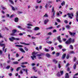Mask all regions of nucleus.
I'll return each mask as SVG.
<instances>
[{"label":"nucleus","mask_w":78,"mask_h":78,"mask_svg":"<svg viewBox=\"0 0 78 78\" xmlns=\"http://www.w3.org/2000/svg\"><path fill=\"white\" fill-rule=\"evenodd\" d=\"M39 28L38 27H35L34 29V30L35 31H37V30H39Z\"/></svg>","instance_id":"21"},{"label":"nucleus","mask_w":78,"mask_h":78,"mask_svg":"<svg viewBox=\"0 0 78 78\" xmlns=\"http://www.w3.org/2000/svg\"><path fill=\"white\" fill-rule=\"evenodd\" d=\"M27 25L28 26H33V25L30 23L27 24Z\"/></svg>","instance_id":"57"},{"label":"nucleus","mask_w":78,"mask_h":78,"mask_svg":"<svg viewBox=\"0 0 78 78\" xmlns=\"http://www.w3.org/2000/svg\"><path fill=\"white\" fill-rule=\"evenodd\" d=\"M44 55V53H40V54H38L37 55V56H38V59H41L42 58L41 56H43Z\"/></svg>","instance_id":"4"},{"label":"nucleus","mask_w":78,"mask_h":78,"mask_svg":"<svg viewBox=\"0 0 78 78\" xmlns=\"http://www.w3.org/2000/svg\"><path fill=\"white\" fill-rule=\"evenodd\" d=\"M65 4H66V2H65V1H63L61 3V5L62 6H64V5H65Z\"/></svg>","instance_id":"22"},{"label":"nucleus","mask_w":78,"mask_h":78,"mask_svg":"<svg viewBox=\"0 0 78 78\" xmlns=\"http://www.w3.org/2000/svg\"><path fill=\"white\" fill-rule=\"evenodd\" d=\"M2 55V51L0 50V55Z\"/></svg>","instance_id":"62"},{"label":"nucleus","mask_w":78,"mask_h":78,"mask_svg":"<svg viewBox=\"0 0 78 78\" xmlns=\"http://www.w3.org/2000/svg\"><path fill=\"white\" fill-rule=\"evenodd\" d=\"M20 74H23V71H22L21 70L20 72Z\"/></svg>","instance_id":"61"},{"label":"nucleus","mask_w":78,"mask_h":78,"mask_svg":"<svg viewBox=\"0 0 78 78\" xmlns=\"http://www.w3.org/2000/svg\"><path fill=\"white\" fill-rule=\"evenodd\" d=\"M44 51H46L47 52H48V51H50V49L45 48L44 49Z\"/></svg>","instance_id":"28"},{"label":"nucleus","mask_w":78,"mask_h":78,"mask_svg":"<svg viewBox=\"0 0 78 78\" xmlns=\"http://www.w3.org/2000/svg\"><path fill=\"white\" fill-rule=\"evenodd\" d=\"M42 48V46H40L39 47V49L40 50H41Z\"/></svg>","instance_id":"55"},{"label":"nucleus","mask_w":78,"mask_h":78,"mask_svg":"<svg viewBox=\"0 0 78 78\" xmlns=\"http://www.w3.org/2000/svg\"><path fill=\"white\" fill-rule=\"evenodd\" d=\"M39 0H37V3H41V1L40 0V1H39Z\"/></svg>","instance_id":"46"},{"label":"nucleus","mask_w":78,"mask_h":78,"mask_svg":"<svg viewBox=\"0 0 78 78\" xmlns=\"http://www.w3.org/2000/svg\"><path fill=\"white\" fill-rule=\"evenodd\" d=\"M20 44H22L23 45H30V44H27L24 42H20Z\"/></svg>","instance_id":"11"},{"label":"nucleus","mask_w":78,"mask_h":78,"mask_svg":"<svg viewBox=\"0 0 78 78\" xmlns=\"http://www.w3.org/2000/svg\"><path fill=\"white\" fill-rule=\"evenodd\" d=\"M23 71H25L26 73V75H28V69H23Z\"/></svg>","instance_id":"16"},{"label":"nucleus","mask_w":78,"mask_h":78,"mask_svg":"<svg viewBox=\"0 0 78 78\" xmlns=\"http://www.w3.org/2000/svg\"><path fill=\"white\" fill-rule=\"evenodd\" d=\"M67 71H70V68L69 67H68L67 68Z\"/></svg>","instance_id":"64"},{"label":"nucleus","mask_w":78,"mask_h":78,"mask_svg":"<svg viewBox=\"0 0 78 78\" xmlns=\"http://www.w3.org/2000/svg\"><path fill=\"white\" fill-rule=\"evenodd\" d=\"M52 12H53V13L52 15V16L53 17H54L55 16V9H54V7H53L52 9Z\"/></svg>","instance_id":"9"},{"label":"nucleus","mask_w":78,"mask_h":78,"mask_svg":"<svg viewBox=\"0 0 78 78\" xmlns=\"http://www.w3.org/2000/svg\"><path fill=\"white\" fill-rule=\"evenodd\" d=\"M66 54H64L62 55L61 58H62V59H64L66 58Z\"/></svg>","instance_id":"15"},{"label":"nucleus","mask_w":78,"mask_h":78,"mask_svg":"<svg viewBox=\"0 0 78 78\" xmlns=\"http://www.w3.org/2000/svg\"><path fill=\"white\" fill-rule=\"evenodd\" d=\"M2 9L3 10H4L5 9H6V8H5V7H2Z\"/></svg>","instance_id":"59"},{"label":"nucleus","mask_w":78,"mask_h":78,"mask_svg":"<svg viewBox=\"0 0 78 78\" xmlns=\"http://www.w3.org/2000/svg\"><path fill=\"white\" fill-rule=\"evenodd\" d=\"M58 47L59 48H60V49H61L62 48V46L61 45H59L58 46Z\"/></svg>","instance_id":"41"},{"label":"nucleus","mask_w":78,"mask_h":78,"mask_svg":"<svg viewBox=\"0 0 78 78\" xmlns=\"http://www.w3.org/2000/svg\"><path fill=\"white\" fill-rule=\"evenodd\" d=\"M74 42H75V40L74 39L72 40V38H69L68 39V41L65 42V44H71V43H74Z\"/></svg>","instance_id":"1"},{"label":"nucleus","mask_w":78,"mask_h":78,"mask_svg":"<svg viewBox=\"0 0 78 78\" xmlns=\"http://www.w3.org/2000/svg\"><path fill=\"white\" fill-rule=\"evenodd\" d=\"M9 2H10V3H11V4H12V5H14V3L12 0H9Z\"/></svg>","instance_id":"19"},{"label":"nucleus","mask_w":78,"mask_h":78,"mask_svg":"<svg viewBox=\"0 0 78 78\" xmlns=\"http://www.w3.org/2000/svg\"><path fill=\"white\" fill-rule=\"evenodd\" d=\"M66 28H67L68 29H70V26L69 25H67L66 26Z\"/></svg>","instance_id":"37"},{"label":"nucleus","mask_w":78,"mask_h":78,"mask_svg":"<svg viewBox=\"0 0 78 78\" xmlns=\"http://www.w3.org/2000/svg\"><path fill=\"white\" fill-rule=\"evenodd\" d=\"M65 78H69V75L68 73H66L65 76Z\"/></svg>","instance_id":"12"},{"label":"nucleus","mask_w":78,"mask_h":78,"mask_svg":"<svg viewBox=\"0 0 78 78\" xmlns=\"http://www.w3.org/2000/svg\"><path fill=\"white\" fill-rule=\"evenodd\" d=\"M57 40L60 43H62V41L61 39V36H59L57 37Z\"/></svg>","instance_id":"10"},{"label":"nucleus","mask_w":78,"mask_h":78,"mask_svg":"<svg viewBox=\"0 0 78 78\" xmlns=\"http://www.w3.org/2000/svg\"><path fill=\"white\" fill-rule=\"evenodd\" d=\"M43 17H48V15L47 14L45 13L43 16Z\"/></svg>","instance_id":"32"},{"label":"nucleus","mask_w":78,"mask_h":78,"mask_svg":"<svg viewBox=\"0 0 78 78\" xmlns=\"http://www.w3.org/2000/svg\"><path fill=\"white\" fill-rule=\"evenodd\" d=\"M56 75L57 76H61V74H60V73L59 72H58V73Z\"/></svg>","instance_id":"33"},{"label":"nucleus","mask_w":78,"mask_h":78,"mask_svg":"<svg viewBox=\"0 0 78 78\" xmlns=\"http://www.w3.org/2000/svg\"><path fill=\"white\" fill-rule=\"evenodd\" d=\"M21 64H22V65H24V64H28V62H24L21 63Z\"/></svg>","instance_id":"31"},{"label":"nucleus","mask_w":78,"mask_h":78,"mask_svg":"<svg viewBox=\"0 0 78 78\" xmlns=\"http://www.w3.org/2000/svg\"><path fill=\"white\" fill-rule=\"evenodd\" d=\"M58 68H59V69H60V68H61V65H60V64H58Z\"/></svg>","instance_id":"63"},{"label":"nucleus","mask_w":78,"mask_h":78,"mask_svg":"<svg viewBox=\"0 0 78 78\" xmlns=\"http://www.w3.org/2000/svg\"><path fill=\"white\" fill-rule=\"evenodd\" d=\"M0 46H1V47H3L2 48V51H4V53H6V51H7V48H5V47H6L5 44H2L0 42Z\"/></svg>","instance_id":"2"},{"label":"nucleus","mask_w":78,"mask_h":78,"mask_svg":"<svg viewBox=\"0 0 78 78\" xmlns=\"http://www.w3.org/2000/svg\"><path fill=\"white\" fill-rule=\"evenodd\" d=\"M51 32H49L48 34V35H51Z\"/></svg>","instance_id":"56"},{"label":"nucleus","mask_w":78,"mask_h":78,"mask_svg":"<svg viewBox=\"0 0 78 78\" xmlns=\"http://www.w3.org/2000/svg\"><path fill=\"white\" fill-rule=\"evenodd\" d=\"M70 53L71 54H75V52H74V51H70Z\"/></svg>","instance_id":"39"},{"label":"nucleus","mask_w":78,"mask_h":78,"mask_svg":"<svg viewBox=\"0 0 78 78\" xmlns=\"http://www.w3.org/2000/svg\"><path fill=\"white\" fill-rule=\"evenodd\" d=\"M24 49L25 51H28V49L27 48V47H25Z\"/></svg>","instance_id":"34"},{"label":"nucleus","mask_w":78,"mask_h":78,"mask_svg":"<svg viewBox=\"0 0 78 78\" xmlns=\"http://www.w3.org/2000/svg\"><path fill=\"white\" fill-rule=\"evenodd\" d=\"M68 32L69 33V34H70V35L71 36H75V35L76 34L75 33H72L70 31H69Z\"/></svg>","instance_id":"7"},{"label":"nucleus","mask_w":78,"mask_h":78,"mask_svg":"<svg viewBox=\"0 0 78 78\" xmlns=\"http://www.w3.org/2000/svg\"><path fill=\"white\" fill-rule=\"evenodd\" d=\"M48 21H49V20H48V19H47V20H45L44 21V24H47V22H48Z\"/></svg>","instance_id":"17"},{"label":"nucleus","mask_w":78,"mask_h":78,"mask_svg":"<svg viewBox=\"0 0 78 78\" xmlns=\"http://www.w3.org/2000/svg\"><path fill=\"white\" fill-rule=\"evenodd\" d=\"M18 28H20V30H22V27H21L20 26H18Z\"/></svg>","instance_id":"47"},{"label":"nucleus","mask_w":78,"mask_h":78,"mask_svg":"<svg viewBox=\"0 0 78 78\" xmlns=\"http://www.w3.org/2000/svg\"><path fill=\"white\" fill-rule=\"evenodd\" d=\"M14 21L15 22H18V21H19V18L17 17L15 18Z\"/></svg>","instance_id":"18"},{"label":"nucleus","mask_w":78,"mask_h":78,"mask_svg":"<svg viewBox=\"0 0 78 78\" xmlns=\"http://www.w3.org/2000/svg\"><path fill=\"white\" fill-rule=\"evenodd\" d=\"M53 62H55V64H57L58 63V61L56 60L55 59H53Z\"/></svg>","instance_id":"24"},{"label":"nucleus","mask_w":78,"mask_h":78,"mask_svg":"<svg viewBox=\"0 0 78 78\" xmlns=\"http://www.w3.org/2000/svg\"><path fill=\"white\" fill-rule=\"evenodd\" d=\"M46 55L48 58H50V56H51L50 54H49L48 53H46Z\"/></svg>","instance_id":"26"},{"label":"nucleus","mask_w":78,"mask_h":78,"mask_svg":"<svg viewBox=\"0 0 78 78\" xmlns=\"http://www.w3.org/2000/svg\"><path fill=\"white\" fill-rule=\"evenodd\" d=\"M17 32V29H13L12 30V33L11 34L12 36H16L17 34H15Z\"/></svg>","instance_id":"5"},{"label":"nucleus","mask_w":78,"mask_h":78,"mask_svg":"<svg viewBox=\"0 0 78 78\" xmlns=\"http://www.w3.org/2000/svg\"><path fill=\"white\" fill-rule=\"evenodd\" d=\"M64 22L65 23H68V21L67 20H65L64 21Z\"/></svg>","instance_id":"60"},{"label":"nucleus","mask_w":78,"mask_h":78,"mask_svg":"<svg viewBox=\"0 0 78 78\" xmlns=\"http://www.w3.org/2000/svg\"><path fill=\"white\" fill-rule=\"evenodd\" d=\"M19 49L20 51H21L22 53H25V50H24L22 48H19Z\"/></svg>","instance_id":"14"},{"label":"nucleus","mask_w":78,"mask_h":78,"mask_svg":"<svg viewBox=\"0 0 78 78\" xmlns=\"http://www.w3.org/2000/svg\"><path fill=\"white\" fill-rule=\"evenodd\" d=\"M19 57V54L18 53H17L16 54V57L18 58Z\"/></svg>","instance_id":"40"},{"label":"nucleus","mask_w":78,"mask_h":78,"mask_svg":"<svg viewBox=\"0 0 78 78\" xmlns=\"http://www.w3.org/2000/svg\"><path fill=\"white\" fill-rule=\"evenodd\" d=\"M21 69V67H18L16 69V71H17V72H18V71L19 70V69Z\"/></svg>","instance_id":"35"},{"label":"nucleus","mask_w":78,"mask_h":78,"mask_svg":"<svg viewBox=\"0 0 78 78\" xmlns=\"http://www.w3.org/2000/svg\"><path fill=\"white\" fill-rule=\"evenodd\" d=\"M15 46L17 47H23V46L22 45H16Z\"/></svg>","instance_id":"29"},{"label":"nucleus","mask_w":78,"mask_h":78,"mask_svg":"<svg viewBox=\"0 0 78 78\" xmlns=\"http://www.w3.org/2000/svg\"><path fill=\"white\" fill-rule=\"evenodd\" d=\"M60 55V53L58 52L56 53V56H59Z\"/></svg>","instance_id":"42"},{"label":"nucleus","mask_w":78,"mask_h":78,"mask_svg":"<svg viewBox=\"0 0 78 78\" xmlns=\"http://www.w3.org/2000/svg\"><path fill=\"white\" fill-rule=\"evenodd\" d=\"M64 73V71H60V73L61 74V75H62L63 73Z\"/></svg>","instance_id":"48"},{"label":"nucleus","mask_w":78,"mask_h":78,"mask_svg":"<svg viewBox=\"0 0 78 78\" xmlns=\"http://www.w3.org/2000/svg\"><path fill=\"white\" fill-rule=\"evenodd\" d=\"M38 53L39 52H32V56H30V57L32 60H34V58L35 59H36V56L35 55H36V54H37V53Z\"/></svg>","instance_id":"3"},{"label":"nucleus","mask_w":78,"mask_h":78,"mask_svg":"<svg viewBox=\"0 0 78 78\" xmlns=\"http://www.w3.org/2000/svg\"><path fill=\"white\" fill-rule=\"evenodd\" d=\"M69 48H71V49H72V50L73 49V46L71 45H70Z\"/></svg>","instance_id":"38"},{"label":"nucleus","mask_w":78,"mask_h":78,"mask_svg":"<svg viewBox=\"0 0 78 78\" xmlns=\"http://www.w3.org/2000/svg\"><path fill=\"white\" fill-rule=\"evenodd\" d=\"M36 68L35 67H34L32 68V69L33 70H34V72H37V70H36Z\"/></svg>","instance_id":"23"},{"label":"nucleus","mask_w":78,"mask_h":78,"mask_svg":"<svg viewBox=\"0 0 78 78\" xmlns=\"http://www.w3.org/2000/svg\"><path fill=\"white\" fill-rule=\"evenodd\" d=\"M53 28V27H47L46 30H51Z\"/></svg>","instance_id":"30"},{"label":"nucleus","mask_w":78,"mask_h":78,"mask_svg":"<svg viewBox=\"0 0 78 78\" xmlns=\"http://www.w3.org/2000/svg\"><path fill=\"white\" fill-rule=\"evenodd\" d=\"M9 68H10V66H8L6 67V69H9Z\"/></svg>","instance_id":"45"},{"label":"nucleus","mask_w":78,"mask_h":78,"mask_svg":"<svg viewBox=\"0 0 78 78\" xmlns=\"http://www.w3.org/2000/svg\"><path fill=\"white\" fill-rule=\"evenodd\" d=\"M76 19L77 21V22H78V11L76 12Z\"/></svg>","instance_id":"13"},{"label":"nucleus","mask_w":78,"mask_h":78,"mask_svg":"<svg viewBox=\"0 0 78 78\" xmlns=\"http://www.w3.org/2000/svg\"><path fill=\"white\" fill-rule=\"evenodd\" d=\"M69 64L67 63L66 65V67H69Z\"/></svg>","instance_id":"58"},{"label":"nucleus","mask_w":78,"mask_h":78,"mask_svg":"<svg viewBox=\"0 0 78 78\" xmlns=\"http://www.w3.org/2000/svg\"><path fill=\"white\" fill-rule=\"evenodd\" d=\"M47 43H48V44H52V42H51V41H49L48 42H47Z\"/></svg>","instance_id":"52"},{"label":"nucleus","mask_w":78,"mask_h":78,"mask_svg":"<svg viewBox=\"0 0 78 78\" xmlns=\"http://www.w3.org/2000/svg\"><path fill=\"white\" fill-rule=\"evenodd\" d=\"M67 15L69 17L72 19H73V17H73V14L72 13H68Z\"/></svg>","instance_id":"6"},{"label":"nucleus","mask_w":78,"mask_h":78,"mask_svg":"<svg viewBox=\"0 0 78 78\" xmlns=\"http://www.w3.org/2000/svg\"><path fill=\"white\" fill-rule=\"evenodd\" d=\"M10 70H11V72H13L14 70V68H13L12 67H11V69H10Z\"/></svg>","instance_id":"53"},{"label":"nucleus","mask_w":78,"mask_h":78,"mask_svg":"<svg viewBox=\"0 0 78 78\" xmlns=\"http://www.w3.org/2000/svg\"><path fill=\"white\" fill-rule=\"evenodd\" d=\"M76 60V58L75 57H74L73 62H75Z\"/></svg>","instance_id":"43"},{"label":"nucleus","mask_w":78,"mask_h":78,"mask_svg":"<svg viewBox=\"0 0 78 78\" xmlns=\"http://www.w3.org/2000/svg\"><path fill=\"white\" fill-rule=\"evenodd\" d=\"M35 49L37 50V51H39V48L38 47H37Z\"/></svg>","instance_id":"51"},{"label":"nucleus","mask_w":78,"mask_h":78,"mask_svg":"<svg viewBox=\"0 0 78 78\" xmlns=\"http://www.w3.org/2000/svg\"><path fill=\"white\" fill-rule=\"evenodd\" d=\"M76 63H75L73 66V68L74 70L76 69Z\"/></svg>","instance_id":"25"},{"label":"nucleus","mask_w":78,"mask_h":78,"mask_svg":"<svg viewBox=\"0 0 78 78\" xmlns=\"http://www.w3.org/2000/svg\"><path fill=\"white\" fill-rule=\"evenodd\" d=\"M56 20L57 22H61V21L59 19H57Z\"/></svg>","instance_id":"44"},{"label":"nucleus","mask_w":78,"mask_h":78,"mask_svg":"<svg viewBox=\"0 0 78 78\" xmlns=\"http://www.w3.org/2000/svg\"><path fill=\"white\" fill-rule=\"evenodd\" d=\"M62 51L63 52H64V51H66V49H62Z\"/></svg>","instance_id":"49"},{"label":"nucleus","mask_w":78,"mask_h":78,"mask_svg":"<svg viewBox=\"0 0 78 78\" xmlns=\"http://www.w3.org/2000/svg\"><path fill=\"white\" fill-rule=\"evenodd\" d=\"M45 7L46 8H48V4H46Z\"/></svg>","instance_id":"50"},{"label":"nucleus","mask_w":78,"mask_h":78,"mask_svg":"<svg viewBox=\"0 0 78 78\" xmlns=\"http://www.w3.org/2000/svg\"><path fill=\"white\" fill-rule=\"evenodd\" d=\"M13 64H19V62L17 61L13 62Z\"/></svg>","instance_id":"27"},{"label":"nucleus","mask_w":78,"mask_h":78,"mask_svg":"<svg viewBox=\"0 0 78 78\" xmlns=\"http://www.w3.org/2000/svg\"><path fill=\"white\" fill-rule=\"evenodd\" d=\"M9 6H10V7H11L13 11H15V10H16L15 8H14V7H13V6L11 5H9Z\"/></svg>","instance_id":"20"},{"label":"nucleus","mask_w":78,"mask_h":78,"mask_svg":"<svg viewBox=\"0 0 78 78\" xmlns=\"http://www.w3.org/2000/svg\"><path fill=\"white\" fill-rule=\"evenodd\" d=\"M9 40L11 42H13L14 40H15V38L14 37H12L11 38H9Z\"/></svg>","instance_id":"8"},{"label":"nucleus","mask_w":78,"mask_h":78,"mask_svg":"<svg viewBox=\"0 0 78 78\" xmlns=\"http://www.w3.org/2000/svg\"><path fill=\"white\" fill-rule=\"evenodd\" d=\"M15 40H16V41H19V40H20V39L18 38H15Z\"/></svg>","instance_id":"54"},{"label":"nucleus","mask_w":78,"mask_h":78,"mask_svg":"<svg viewBox=\"0 0 78 78\" xmlns=\"http://www.w3.org/2000/svg\"><path fill=\"white\" fill-rule=\"evenodd\" d=\"M66 58L67 59H68L69 58V54H67L66 56Z\"/></svg>","instance_id":"36"}]
</instances>
